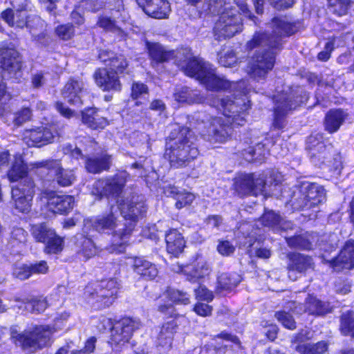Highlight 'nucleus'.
I'll use <instances>...</instances> for the list:
<instances>
[{"instance_id": "nucleus-2", "label": "nucleus", "mask_w": 354, "mask_h": 354, "mask_svg": "<svg viewBox=\"0 0 354 354\" xmlns=\"http://www.w3.org/2000/svg\"><path fill=\"white\" fill-rule=\"evenodd\" d=\"M230 96L220 99L221 109L224 117H213L210 121L211 137L215 142L225 143L231 137L234 127L243 126L249 115L250 100L240 103Z\"/></svg>"}, {"instance_id": "nucleus-23", "label": "nucleus", "mask_w": 354, "mask_h": 354, "mask_svg": "<svg viewBox=\"0 0 354 354\" xmlns=\"http://www.w3.org/2000/svg\"><path fill=\"white\" fill-rule=\"evenodd\" d=\"M145 48L152 66L167 63L175 58V51L159 42L146 41Z\"/></svg>"}, {"instance_id": "nucleus-29", "label": "nucleus", "mask_w": 354, "mask_h": 354, "mask_svg": "<svg viewBox=\"0 0 354 354\" xmlns=\"http://www.w3.org/2000/svg\"><path fill=\"white\" fill-rule=\"evenodd\" d=\"M165 248L168 254L178 257L186 247V241L176 228H169L165 233Z\"/></svg>"}, {"instance_id": "nucleus-6", "label": "nucleus", "mask_w": 354, "mask_h": 354, "mask_svg": "<svg viewBox=\"0 0 354 354\" xmlns=\"http://www.w3.org/2000/svg\"><path fill=\"white\" fill-rule=\"evenodd\" d=\"M32 170L43 182L53 183L63 187H69L76 180L73 169H64L58 159L48 158L30 163Z\"/></svg>"}, {"instance_id": "nucleus-39", "label": "nucleus", "mask_w": 354, "mask_h": 354, "mask_svg": "<svg viewBox=\"0 0 354 354\" xmlns=\"http://www.w3.org/2000/svg\"><path fill=\"white\" fill-rule=\"evenodd\" d=\"M323 191V188L315 183L308 185L303 194L305 205L308 208H312L322 203L324 199Z\"/></svg>"}, {"instance_id": "nucleus-8", "label": "nucleus", "mask_w": 354, "mask_h": 354, "mask_svg": "<svg viewBox=\"0 0 354 354\" xmlns=\"http://www.w3.org/2000/svg\"><path fill=\"white\" fill-rule=\"evenodd\" d=\"M89 223L93 230L100 234H112L111 241L109 244V250L117 254L125 252L129 239H123L117 233L121 230H116L118 227V217L111 209L109 212L102 213L86 221Z\"/></svg>"}, {"instance_id": "nucleus-20", "label": "nucleus", "mask_w": 354, "mask_h": 354, "mask_svg": "<svg viewBox=\"0 0 354 354\" xmlns=\"http://www.w3.org/2000/svg\"><path fill=\"white\" fill-rule=\"evenodd\" d=\"M46 207L55 214L67 215L73 209L75 203V198L71 195H58L50 191L46 196Z\"/></svg>"}, {"instance_id": "nucleus-42", "label": "nucleus", "mask_w": 354, "mask_h": 354, "mask_svg": "<svg viewBox=\"0 0 354 354\" xmlns=\"http://www.w3.org/2000/svg\"><path fill=\"white\" fill-rule=\"evenodd\" d=\"M165 315V319L171 318V320L165 322L159 333V337L160 339H172L174 334L176 333L178 324L176 320L180 317V315L177 312L170 311Z\"/></svg>"}, {"instance_id": "nucleus-64", "label": "nucleus", "mask_w": 354, "mask_h": 354, "mask_svg": "<svg viewBox=\"0 0 354 354\" xmlns=\"http://www.w3.org/2000/svg\"><path fill=\"white\" fill-rule=\"evenodd\" d=\"M192 310L198 316L206 317H209L212 314L213 307L208 304L197 301L194 304Z\"/></svg>"}, {"instance_id": "nucleus-10", "label": "nucleus", "mask_w": 354, "mask_h": 354, "mask_svg": "<svg viewBox=\"0 0 354 354\" xmlns=\"http://www.w3.org/2000/svg\"><path fill=\"white\" fill-rule=\"evenodd\" d=\"M110 326V336L108 344L113 350L120 351L128 344L138 324L129 316L114 317L108 319Z\"/></svg>"}, {"instance_id": "nucleus-32", "label": "nucleus", "mask_w": 354, "mask_h": 354, "mask_svg": "<svg viewBox=\"0 0 354 354\" xmlns=\"http://www.w3.org/2000/svg\"><path fill=\"white\" fill-rule=\"evenodd\" d=\"M234 192L240 197L258 195L256 179L253 174H245L234 180L233 184Z\"/></svg>"}, {"instance_id": "nucleus-60", "label": "nucleus", "mask_w": 354, "mask_h": 354, "mask_svg": "<svg viewBox=\"0 0 354 354\" xmlns=\"http://www.w3.org/2000/svg\"><path fill=\"white\" fill-rule=\"evenodd\" d=\"M80 3L84 11L91 13H97L105 8L102 0H81Z\"/></svg>"}, {"instance_id": "nucleus-9", "label": "nucleus", "mask_w": 354, "mask_h": 354, "mask_svg": "<svg viewBox=\"0 0 354 354\" xmlns=\"http://www.w3.org/2000/svg\"><path fill=\"white\" fill-rule=\"evenodd\" d=\"M130 180L131 175L127 171L118 169L111 176L95 180L92 185L91 193L98 200L104 198L116 199L124 192Z\"/></svg>"}, {"instance_id": "nucleus-41", "label": "nucleus", "mask_w": 354, "mask_h": 354, "mask_svg": "<svg viewBox=\"0 0 354 354\" xmlns=\"http://www.w3.org/2000/svg\"><path fill=\"white\" fill-rule=\"evenodd\" d=\"M55 232V229L50 227L46 222L32 224L30 227V232L34 241L42 244Z\"/></svg>"}, {"instance_id": "nucleus-33", "label": "nucleus", "mask_w": 354, "mask_h": 354, "mask_svg": "<svg viewBox=\"0 0 354 354\" xmlns=\"http://www.w3.org/2000/svg\"><path fill=\"white\" fill-rule=\"evenodd\" d=\"M49 272V266L46 260L35 261L29 264L24 263L15 271V277L21 281L28 279L32 275L46 274Z\"/></svg>"}, {"instance_id": "nucleus-47", "label": "nucleus", "mask_w": 354, "mask_h": 354, "mask_svg": "<svg viewBox=\"0 0 354 354\" xmlns=\"http://www.w3.org/2000/svg\"><path fill=\"white\" fill-rule=\"evenodd\" d=\"M339 330L342 335L354 339V311L346 310L339 317Z\"/></svg>"}, {"instance_id": "nucleus-56", "label": "nucleus", "mask_w": 354, "mask_h": 354, "mask_svg": "<svg viewBox=\"0 0 354 354\" xmlns=\"http://www.w3.org/2000/svg\"><path fill=\"white\" fill-rule=\"evenodd\" d=\"M96 26L106 32H115L120 30L115 19L109 16L101 15L98 16Z\"/></svg>"}, {"instance_id": "nucleus-58", "label": "nucleus", "mask_w": 354, "mask_h": 354, "mask_svg": "<svg viewBox=\"0 0 354 354\" xmlns=\"http://www.w3.org/2000/svg\"><path fill=\"white\" fill-rule=\"evenodd\" d=\"M27 10V4L24 3L21 7L15 10V19L13 27L23 29L27 26V21L29 18V15H27L25 11Z\"/></svg>"}, {"instance_id": "nucleus-52", "label": "nucleus", "mask_w": 354, "mask_h": 354, "mask_svg": "<svg viewBox=\"0 0 354 354\" xmlns=\"http://www.w3.org/2000/svg\"><path fill=\"white\" fill-rule=\"evenodd\" d=\"M174 97L176 102L180 104H193L196 102V95L195 91L189 87L183 86L176 89Z\"/></svg>"}, {"instance_id": "nucleus-31", "label": "nucleus", "mask_w": 354, "mask_h": 354, "mask_svg": "<svg viewBox=\"0 0 354 354\" xmlns=\"http://www.w3.org/2000/svg\"><path fill=\"white\" fill-rule=\"evenodd\" d=\"M234 82L216 74V69L213 66L201 82L207 91L212 92H225L230 91Z\"/></svg>"}, {"instance_id": "nucleus-27", "label": "nucleus", "mask_w": 354, "mask_h": 354, "mask_svg": "<svg viewBox=\"0 0 354 354\" xmlns=\"http://www.w3.org/2000/svg\"><path fill=\"white\" fill-rule=\"evenodd\" d=\"M112 165V156L107 153H101L95 156H86L84 168L91 174H100L109 171Z\"/></svg>"}, {"instance_id": "nucleus-45", "label": "nucleus", "mask_w": 354, "mask_h": 354, "mask_svg": "<svg viewBox=\"0 0 354 354\" xmlns=\"http://www.w3.org/2000/svg\"><path fill=\"white\" fill-rule=\"evenodd\" d=\"M241 281L240 275L236 272H223L218 277V288L221 290L231 291Z\"/></svg>"}, {"instance_id": "nucleus-13", "label": "nucleus", "mask_w": 354, "mask_h": 354, "mask_svg": "<svg viewBox=\"0 0 354 354\" xmlns=\"http://www.w3.org/2000/svg\"><path fill=\"white\" fill-rule=\"evenodd\" d=\"M59 136L60 129L58 125L50 123L46 127L25 129L23 132V140L28 147H41L52 143L54 138Z\"/></svg>"}, {"instance_id": "nucleus-1", "label": "nucleus", "mask_w": 354, "mask_h": 354, "mask_svg": "<svg viewBox=\"0 0 354 354\" xmlns=\"http://www.w3.org/2000/svg\"><path fill=\"white\" fill-rule=\"evenodd\" d=\"M261 46H267L268 48L257 50L248 66V75L256 82L266 80L276 63L274 50L282 49V43L279 36L266 31H256L252 37L247 41L245 48L248 50H252Z\"/></svg>"}, {"instance_id": "nucleus-34", "label": "nucleus", "mask_w": 354, "mask_h": 354, "mask_svg": "<svg viewBox=\"0 0 354 354\" xmlns=\"http://www.w3.org/2000/svg\"><path fill=\"white\" fill-rule=\"evenodd\" d=\"M348 113L342 108L329 109L324 118V130L330 134L336 133L348 118Z\"/></svg>"}, {"instance_id": "nucleus-5", "label": "nucleus", "mask_w": 354, "mask_h": 354, "mask_svg": "<svg viewBox=\"0 0 354 354\" xmlns=\"http://www.w3.org/2000/svg\"><path fill=\"white\" fill-rule=\"evenodd\" d=\"M56 329L48 324H35L32 328L24 333H18L16 330L10 333V339L17 346L23 350L34 348L41 350L50 347L54 339L53 335Z\"/></svg>"}, {"instance_id": "nucleus-7", "label": "nucleus", "mask_w": 354, "mask_h": 354, "mask_svg": "<svg viewBox=\"0 0 354 354\" xmlns=\"http://www.w3.org/2000/svg\"><path fill=\"white\" fill-rule=\"evenodd\" d=\"M117 205L124 219L129 221V222L124 223L121 232L117 233V234L121 239H129L139 218L145 216L147 205L145 201L138 195H132L130 197L122 198L117 201Z\"/></svg>"}, {"instance_id": "nucleus-48", "label": "nucleus", "mask_w": 354, "mask_h": 354, "mask_svg": "<svg viewBox=\"0 0 354 354\" xmlns=\"http://www.w3.org/2000/svg\"><path fill=\"white\" fill-rule=\"evenodd\" d=\"M44 21L38 15H29L27 26H25L28 29L29 33L35 38L40 39L44 37Z\"/></svg>"}, {"instance_id": "nucleus-19", "label": "nucleus", "mask_w": 354, "mask_h": 354, "mask_svg": "<svg viewBox=\"0 0 354 354\" xmlns=\"http://www.w3.org/2000/svg\"><path fill=\"white\" fill-rule=\"evenodd\" d=\"M131 268L140 281H153L159 275V270L157 265L147 260L143 256L133 257L131 258Z\"/></svg>"}, {"instance_id": "nucleus-54", "label": "nucleus", "mask_w": 354, "mask_h": 354, "mask_svg": "<svg viewBox=\"0 0 354 354\" xmlns=\"http://www.w3.org/2000/svg\"><path fill=\"white\" fill-rule=\"evenodd\" d=\"M11 198L14 202V207L18 212L27 214L30 212L33 197L11 194Z\"/></svg>"}, {"instance_id": "nucleus-25", "label": "nucleus", "mask_w": 354, "mask_h": 354, "mask_svg": "<svg viewBox=\"0 0 354 354\" xmlns=\"http://www.w3.org/2000/svg\"><path fill=\"white\" fill-rule=\"evenodd\" d=\"M84 90V82L78 77H70L62 88V95L72 105L82 104V93Z\"/></svg>"}, {"instance_id": "nucleus-44", "label": "nucleus", "mask_w": 354, "mask_h": 354, "mask_svg": "<svg viewBox=\"0 0 354 354\" xmlns=\"http://www.w3.org/2000/svg\"><path fill=\"white\" fill-rule=\"evenodd\" d=\"M64 237L61 236L55 232L44 243L43 251L48 255L59 254L64 250Z\"/></svg>"}, {"instance_id": "nucleus-40", "label": "nucleus", "mask_w": 354, "mask_h": 354, "mask_svg": "<svg viewBox=\"0 0 354 354\" xmlns=\"http://www.w3.org/2000/svg\"><path fill=\"white\" fill-rule=\"evenodd\" d=\"M314 241L315 236L308 232L295 234L286 239V242L290 248L306 251L313 250Z\"/></svg>"}, {"instance_id": "nucleus-62", "label": "nucleus", "mask_w": 354, "mask_h": 354, "mask_svg": "<svg viewBox=\"0 0 354 354\" xmlns=\"http://www.w3.org/2000/svg\"><path fill=\"white\" fill-rule=\"evenodd\" d=\"M13 123L15 126H21L29 121L32 116V110L30 107L23 106L15 113Z\"/></svg>"}, {"instance_id": "nucleus-61", "label": "nucleus", "mask_w": 354, "mask_h": 354, "mask_svg": "<svg viewBox=\"0 0 354 354\" xmlns=\"http://www.w3.org/2000/svg\"><path fill=\"white\" fill-rule=\"evenodd\" d=\"M194 292L195 298L198 301L209 303L214 298L213 292L201 283H199L197 288L194 289Z\"/></svg>"}, {"instance_id": "nucleus-50", "label": "nucleus", "mask_w": 354, "mask_h": 354, "mask_svg": "<svg viewBox=\"0 0 354 354\" xmlns=\"http://www.w3.org/2000/svg\"><path fill=\"white\" fill-rule=\"evenodd\" d=\"M171 194L173 198L176 200L175 207L178 209L190 205L195 199L194 194L185 189L180 191L175 188L171 191Z\"/></svg>"}, {"instance_id": "nucleus-22", "label": "nucleus", "mask_w": 354, "mask_h": 354, "mask_svg": "<svg viewBox=\"0 0 354 354\" xmlns=\"http://www.w3.org/2000/svg\"><path fill=\"white\" fill-rule=\"evenodd\" d=\"M143 12L154 19H165L171 12L170 3L167 0H136Z\"/></svg>"}, {"instance_id": "nucleus-49", "label": "nucleus", "mask_w": 354, "mask_h": 354, "mask_svg": "<svg viewBox=\"0 0 354 354\" xmlns=\"http://www.w3.org/2000/svg\"><path fill=\"white\" fill-rule=\"evenodd\" d=\"M35 184L31 177H26L19 180V183L12 187L11 194L33 197Z\"/></svg>"}, {"instance_id": "nucleus-30", "label": "nucleus", "mask_w": 354, "mask_h": 354, "mask_svg": "<svg viewBox=\"0 0 354 354\" xmlns=\"http://www.w3.org/2000/svg\"><path fill=\"white\" fill-rule=\"evenodd\" d=\"M99 109L88 106L81 111V121L88 129L101 131L109 124V120L99 115Z\"/></svg>"}, {"instance_id": "nucleus-21", "label": "nucleus", "mask_w": 354, "mask_h": 354, "mask_svg": "<svg viewBox=\"0 0 354 354\" xmlns=\"http://www.w3.org/2000/svg\"><path fill=\"white\" fill-rule=\"evenodd\" d=\"M213 67V65L198 56L192 55L187 58L182 67L184 74L197 80L200 84Z\"/></svg>"}, {"instance_id": "nucleus-37", "label": "nucleus", "mask_w": 354, "mask_h": 354, "mask_svg": "<svg viewBox=\"0 0 354 354\" xmlns=\"http://www.w3.org/2000/svg\"><path fill=\"white\" fill-rule=\"evenodd\" d=\"M29 167L25 160L19 157L15 158L7 171V177L10 183L18 182L28 177Z\"/></svg>"}, {"instance_id": "nucleus-24", "label": "nucleus", "mask_w": 354, "mask_h": 354, "mask_svg": "<svg viewBox=\"0 0 354 354\" xmlns=\"http://www.w3.org/2000/svg\"><path fill=\"white\" fill-rule=\"evenodd\" d=\"M288 262L287 270L288 273H299L306 275L310 270L315 268V263L311 256L299 252H290L288 254ZM289 277L290 275L289 274Z\"/></svg>"}, {"instance_id": "nucleus-4", "label": "nucleus", "mask_w": 354, "mask_h": 354, "mask_svg": "<svg viewBox=\"0 0 354 354\" xmlns=\"http://www.w3.org/2000/svg\"><path fill=\"white\" fill-rule=\"evenodd\" d=\"M120 283L115 277H104L89 281L84 287L83 302L94 310L111 307L119 297Z\"/></svg>"}, {"instance_id": "nucleus-16", "label": "nucleus", "mask_w": 354, "mask_h": 354, "mask_svg": "<svg viewBox=\"0 0 354 354\" xmlns=\"http://www.w3.org/2000/svg\"><path fill=\"white\" fill-rule=\"evenodd\" d=\"M109 51L100 50L98 58L101 62L106 64V68L123 78L131 74L130 62L127 57L121 53H115L109 57Z\"/></svg>"}, {"instance_id": "nucleus-28", "label": "nucleus", "mask_w": 354, "mask_h": 354, "mask_svg": "<svg viewBox=\"0 0 354 354\" xmlns=\"http://www.w3.org/2000/svg\"><path fill=\"white\" fill-rule=\"evenodd\" d=\"M271 21L274 30L280 37H290L304 28L303 19L288 21L286 16H274Z\"/></svg>"}, {"instance_id": "nucleus-18", "label": "nucleus", "mask_w": 354, "mask_h": 354, "mask_svg": "<svg viewBox=\"0 0 354 354\" xmlns=\"http://www.w3.org/2000/svg\"><path fill=\"white\" fill-rule=\"evenodd\" d=\"M175 272L183 275L192 283H200L209 274V266L205 261H193L188 263L176 265Z\"/></svg>"}, {"instance_id": "nucleus-43", "label": "nucleus", "mask_w": 354, "mask_h": 354, "mask_svg": "<svg viewBox=\"0 0 354 354\" xmlns=\"http://www.w3.org/2000/svg\"><path fill=\"white\" fill-rule=\"evenodd\" d=\"M305 311L315 316L325 315L330 312L328 305L313 295H308L305 301Z\"/></svg>"}, {"instance_id": "nucleus-15", "label": "nucleus", "mask_w": 354, "mask_h": 354, "mask_svg": "<svg viewBox=\"0 0 354 354\" xmlns=\"http://www.w3.org/2000/svg\"><path fill=\"white\" fill-rule=\"evenodd\" d=\"M93 78L96 86L103 92L120 93L122 90L120 75L106 67L97 68L93 74Z\"/></svg>"}, {"instance_id": "nucleus-55", "label": "nucleus", "mask_w": 354, "mask_h": 354, "mask_svg": "<svg viewBox=\"0 0 354 354\" xmlns=\"http://www.w3.org/2000/svg\"><path fill=\"white\" fill-rule=\"evenodd\" d=\"M56 36L62 41H69L75 35V27L73 23L62 24L55 28Z\"/></svg>"}, {"instance_id": "nucleus-36", "label": "nucleus", "mask_w": 354, "mask_h": 354, "mask_svg": "<svg viewBox=\"0 0 354 354\" xmlns=\"http://www.w3.org/2000/svg\"><path fill=\"white\" fill-rule=\"evenodd\" d=\"M190 14L194 17L201 18L209 15L216 0H185Z\"/></svg>"}, {"instance_id": "nucleus-17", "label": "nucleus", "mask_w": 354, "mask_h": 354, "mask_svg": "<svg viewBox=\"0 0 354 354\" xmlns=\"http://www.w3.org/2000/svg\"><path fill=\"white\" fill-rule=\"evenodd\" d=\"M0 69L10 77H16L22 70V62L19 53L14 48L0 47Z\"/></svg>"}, {"instance_id": "nucleus-38", "label": "nucleus", "mask_w": 354, "mask_h": 354, "mask_svg": "<svg viewBox=\"0 0 354 354\" xmlns=\"http://www.w3.org/2000/svg\"><path fill=\"white\" fill-rule=\"evenodd\" d=\"M328 11L337 17L349 15L354 8V0H326Z\"/></svg>"}, {"instance_id": "nucleus-51", "label": "nucleus", "mask_w": 354, "mask_h": 354, "mask_svg": "<svg viewBox=\"0 0 354 354\" xmlns=\"http://www.w3.org/2000/svg\"><path fill=\"white\" fill-rule=\"evenodd\" d=\"M259 221L263 227L277 229L281 225L282 218L279 214L273 210L265 209Z\"/></svg>"}, {"instance_id": "nucleus-35", "label": "nucleus", "mask_w": 354, "mask_h": 354, "mask_svg": "<svg viewBox=\"0 0 354 354\" xmlns=\"http://www.w3.org/2000/svg\"><path fill=\"white\" fill-rule=\"evenodd\" d=\"M74 245L77 249V254L82 256L86 261L95 256L98 252L92 238L84 234L75 236Z\"/></svg>"}, {"instance_id": "nucleus-57", "label": "nucleus", "mask_w": 354, "mask_h": 354, "mask_svg": "<svg viewBox=\"0 0 354 354\" xmlns=\"http://www.w3.org/2000/svg\"><path fill=\"white\" fill-rule=\"evenodd\" d=\"M144 94H149V88L147 84L141 82H133L131 86L130 97L136 101L135 104L139 106L140 102L137 100Z\"/></svg>"}, {"instance_id": "nucleus-3", "label": "nucleus", "mask_w": 354, "mask_h": 354, "mask_svg": "<svg viewBox=\"0 0 354 354\" xmlns=\"http://www.w3.org/2000/svg\"><path fill=\"white\" fill-rule=\"evenodd\" d=\"M190 133L189 127L180 126L165 138L164 158L171 168H185L198 157L199 150L192 141Z\"/></svg>"}, {"instance_id": "nucleus-26", "label": "nucleus", "mask_w": 354, "mask_h": 354, "mask_svg": "<svg viewBox=\"0 0 354 354\" xmlns=\"http://www.w3.org/2000/svg\"><path fill=\"white\" fill-rule=\"evenodd\" d=\"M294 97L285 96L279 99L276 106L273 109L272 127L274 130H283L286 126V117L289 112L295 108L292 107Z\"/></svg>"}, {"instance_id": "nucleus-63", "label": "nucleus", "mask_w": 354, "mask_h": 354, "mask_svg": "<svg viewBox=\"0 0 354 354\" xmlns=\"http://www.w3.org/2000/svg\"><path fill=\"white\" fill-rule=\"evenodd\" d=\"M216 250L223 257H230L234 253L236 248L227 240H220L218 241Z\"/></svg>"}, {"instance_id": "nucleus-46", "label": "nucleus", "mask_w": 354, "mask_h": 354, "mask_svg": "<svg viewBox=\"0 0 354 354\" xmlns=\"http://www.w3.org/2000/svg\"><path fill=\"white\" fill-rule=\"evenodd\" d=\"M328 343L324 340L315 344H299L295 346V351L299 354H324L328 350Z\"/></svg>"}, {"instance_id": "nucleus-12", "label": "nucleus", "mask_w": 354, "mask_h": 354, "mask_svg": "<svg viewBox=\"0 0 354 354\" xmlns=\"http://www.w3.org/2000/svg\"><path fill=\"white\" fill-rule=\"evenodd\" d=\"M218 37L230 39L242 32L243 19L234 8L225 9L218 19L216 26Z\"/></svg>"}, {"instance_id": "nucleus-14", "label": "nucleus", "mask_w": 354, "mask_h": 354, "mask_svg": "<svg viewBox=\"0 0 354 354\" xmlns=\"http://www.w3.org/2000/svg\"><path fill=\"white\" fill-rule=\"evenodd\" d=\"M324 263L328 265L335 272H340L344 270L354 268V239L347 240L338 254Z\"/></svg>"}, {"instance_id": "nucleus-11", "label": "nucleus", "mask_w": 354, "mask_h": 354, "mask_svg": "<svg viewBox=\"0 0 354 354\" xmlns=\"http://www.w3.org/2000/svg\"><path fill=\"white\" fill-rule=\"evenodd\" d=\"M147 297L149 299L157 301L165 297L163 302L157 305L156 310L162 315H167L168 312H176V306H188L191 304V295L189 292L171 286H167L159 295H150L148 292Z\"/></svg>"}, {"instance_id": "nucleus-53", "label": "nucleus", "mask_w": 354, "mask_h": 354, "mask_svg": "<svg viewBox=\"0 0 354 354\" xmlns=\"http://www.w3.org/2000/svg\"><path fill=\"white\" fill-rule=\"evenodd\" d=\"M274 317L284 328L290 330L297 328V322L293 315L288 311L277 310L274 313Z\"/></svg>"}, {"instance_id": "nucleus-59", "label": "nucleus", "mask_w": 354, "mask_h": 354, "mask_svg": "<svg viewBox=\"0 0 354 354\" xmlns=\"http://www.w3.org/2000/svg\"><path fill=\"white\" fill-rule=\"evenodd\" d=\"M336 37L333 35L328 37L327 42L324 45V49L317 55V59L322 62L328 61L331 57L332 52L335 50Z\"/></svg>"}]
</instances>
